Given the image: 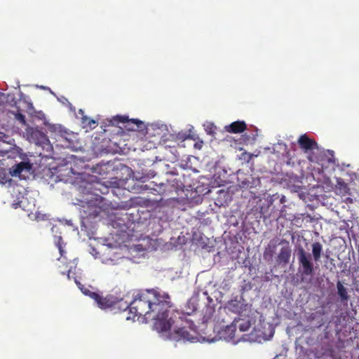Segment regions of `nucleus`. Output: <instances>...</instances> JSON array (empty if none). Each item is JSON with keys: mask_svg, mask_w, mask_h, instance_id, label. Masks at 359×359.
<instances>
[{"mask_svg": "<svg viewBox=\"0 0 359 359\" xmlns=\"http://www.w3.org/2000/svg\"><path fill=\"white\" fill-rule=\"evenodd\" d=\"M124 309H128L131 315L127 316V320L140 316H144L146 320H153L154 328L158 332L170 330L177 316L182 319L169 294L155 290L138 293L130 304L124 303Z\"/></svg>", "mask_w": 359, "mask_h": 359, "instance_id": "nucleus-1", "label": "nucleus"}, {"mask_svg": "<svg viewBox=\"0 0 359 359\" xmlns=\"http://www.w3.org/2000/svg\"><path fill=\"white\" fill-rule=\"evenodd\" d=\"M298 143L300 147L305 151H311V154L309 156V159L311 162H317L318 163L323 165L322 161H323V158L320 156H317L316 154H322L325 153V151L320 149L317 143L313 140L309 138L306 135H302L299 140ZM325 155V154H323Z\"/></svg>", "mask_w": 359, "mask_h": 359, "instance_id": "nucleus-2", "label": "nucleus"}, {"mask_svg": "<svg viewBox=\"0 0 359 359\" xmlns=\"http://www.w3.org/2000/svg\"><path fill=\"white\" fill-rule=\"evenodd\" d=\"M189 324V329L186 327H177L171 333V337L176 341H194L196 339L195 337L196 330L193 327L194 326L192 322H187Z\"/></svg>", "mask_w": 359, "mask_h": 359, "instance_id": "nucleus-3", "label": "nucleus"}, {"mask_svg": "<svg viewBox=\"0 0 359 359\" xmlns=\"http://www.w3.org/2000/svg\"><path fill=\"white\" fill-rule=\"evenodd\" d=\"M62 237L60 236L58 238V241L56 244L57 247L59 250V252L60 253V255H61V257L60 259H58L60 263L61 264L58 266V268L60 269V273L62 275L67 274V278L69 280H70L72 278V276H71L72 270L73 268H76V264L72 261H69V262L66 261V257H65V253L66 252L63 249V247L62 245Z\"/></svg>", "mask_w": 359, "mask_h": 359, "instance_id": "nucleus-4", "label": "nucleus"}, {"mask_svg": "<svg viewBox=\"0 0 359 359\" xmlns=\"http://www.w3.org/2000/svg\"><path fill=\"white\" fill-rule=\"evenodd\" d=\"M230 311L238 313L240 317L245 316L246 314L251 313V305L245 303L242 297H236L228 303Z\"/></svg>", "mask_w": 359, "mask_h": 359, "instance_id": "nucleus-5", "label": "nucleus"}, {"mask_svg": "<svg viewBox=\"0 0 359 359\" xmlns=\"http://www.w3.org/2000/svg\"><path fill=\"white\" fill-rule=\"evenodd\" d=\"M299 271L302 276H311L313 272V266L311 256L307 255L303 249L299 252Z\"/></svg>", "mask_w": 359, "mask_h": 359, "instance_id": "nucleus-6", "label": "nucleus"}, {"mask_svg": "<svg viewBox=\"0 0 359 359\" xmlns=\"http://www.w3.org/2000/svg\"><path fill=\"white\" fill-rule=\"evenodd\" d=\"M92 299L95 301L97 306L102 309L115 307L117 303V297L109 294L106 297H102L98 293H92Z\"/></svg>", "mask_w": 359, "mask_h": 359, "instance_id": "nucleus-7", "label": "nucleus"}, {"mask_svg": "<svg viewBox=\"0 0 359 359\" xmlns=\"http://www.w3.org/2000/svg\"><path fill=\"white\" fill-rule=\"evenodd\" d=\"M113 124L123 123H126V128L128 130L135 131L139 130L142 125V122L138 119H128L127 116H116L113 118Z\"/></svg>", "mask_w": 359, "mask_h": 359, "instance_id": "nucleus-8", "label": "nucleus"}, {"mask_svg": "<svg viewBox=\"0 0 359 359\" xmlns=\"http://www.w3.org/2000/svg\"><path fill=\"white\" fill-rule=\"evenodd\" d=\"M32 169V165L29 162H20L16 164L11 173L13 176H18L20 177L25 178L26 175L30 174Z\"/></svg>", "mask_w": 359, "mask_h": 359, "instance_id": "nucleus-9", "label": "nucleus"}, {"mask_svg": "<svg viewBox=\"0 0 359 359\" xmlns=\"http://www.w3.org/2000/svg\"><path fill=\"white\" fill-rule=\"evenodd\" d=\"M95 196V201L92 199H88L86 198L87 203H89V206L95 207V210L93 212H90L89 215L93 216V217H97L100 215V213L102 211V197L100 196H98L97 193L94 194Z\"/></svg>", "mask_w": 359, "mask_h": 359, "instance_id": "nucleus-10", "label": "nucleus"}, {"mask_svg": "<svg viewBox=\"0 0 359 359\" xmlns=\"http://www.w3.org/2000/svg\"><path fill=\"white\" fill-rule=\"evenodd\" d=\"M277 241H271L266 247L264 253L263 258L264 261L268 263H271L273 261V258L276 252Z\"/></svg>", "mask_w": 359, "mask_h": 359, "instance_id": "nucleus-11", "label": "nucleus"}, {"mask_svg": "<svg viewBox=\"0 0 359 359\" xmlns=\"http://www.w3.org/2000/svg\"><path fill=\"white\" fill-rule=\"evenodd\" d=\"M247 125L243 121H236L225 126V130L230 133H239L245 130Z\"/></svg>", "mask_w": 359, "mask_h": 359, "instance_id": "nucleus-12", "label": "nucleus"}, {"mask_svg": "<svg viewBox=\"0 0 359 359\" xmlns=\"http://www.w3.org/2000/svg\"><path fill=\"white\" fill-rule=\"evenodd\" d=\"M236 326L238 327L240 331L245 332L248 331L252 325V318H250L249 314H246L245 316L240 317L238 320H235Z\"/></svg>", "mask_w": 359, "mask_h": 359, "instance_id": "nucleus-13", "label": "nucleus"}, {"mask_svg": "<svg viewBox=\"0 0 359 359\" xmlns=\"http://www.w3.org/2000/svg\"><path fill=\"white\" fill-rule=\"evenodd\" d=\"M290 257V250L288 245L283 247L277 257V263L278 264H286L288 263Z\"/></svg>", "mask_w": 359, "mask_h": 359, "instance_id": "nucleus-14", "label": "nucleus"}, {"mask_svg": "<svg viewBox=\"0 0 359 359\" xmlns=\"http://www.w3.org/2000/svg\"><path fill=\"white\" fill-rule=\"evenodd\" d=\"M336 191L342 196H346L349 194V189L347 184L340 178L337 180Z\"/></svg>", "mask_w": 359, "mask_h": 359, "instance_id": "nucleus-15", "label": "nucleus"}, {"mask_svg": "<svg viewBox=\"0 0 359 359\" xmlns=\"http://www.w3.org/2000/svg\"><path fill=\"white\" fill-rule=\"evenodd\" d=\"M322 251L323 246L320 243L316 242L312 244V255L316 262H318L320 260Z\"/></svg>", "mask_w": 359, "mask_h": 359, "instance_id": "nucleus-16", "label": "nucleus"}, {"mask_svg": "<svg viewBox=\"0 0 359 359\" xmlns=\"http://www.w3.org/2000/svg\"><path fill=\"white\" fill-rule=\"evenodd\" d=\"M337 293L339 296L340 297L342 302H347L348 300V295L347 292V290L345 288V287L342 285V283L339 281L337 283Z\"/></svg>", "mask_w": 359, "mask_h": 359, "instance_id": "nucleus-17", "label": "nucleus"}, {"mask_svg": "<svg viewBox=\"0 0 359 359\" xmlns=\"http://www.w3.org/2000/svg\"><path fill=\"white\" fill-rule=\"evenodd\" d=\"M73 278L74 279L75 283L76 284L78 287L80 289V290L82 292V293L84 294L85 295L89 296L92 299L91 294L95 293V292H91L90 290V289L88 287H90V286L86 287L84 285L81 284V282L76 277H73Z\"/></svg>", "mask_w": 359, "mask_h": 359, "instance_id": "nucleus-18", "label": "nucleus"}, {"mask_svg": "<svg viewBox=\"0 0 359 359\" xmlns=\"http://www.w3.org/2000/svg\"><path fill=\"white\" fill-rule=\"evenodd\" d=\"M236 327L237 326H236V323L231 324V325L226 326L224 331L225 334H228L227 337L230 340H234V339H235V332H236Z\"/></svg>", "mask_w": 359, "mask_h": 359, "instance_id": "nucleus-19", "label": "nucleus"}, {"mask_svg": "<svg viewBox=\"0 0 359 359\" xmlns=\"http://www.w3.org/2000/svg\"><path fill=\"white\" fill-rule=\"evenodd\" d=\"M81 119L82 123L85 125V126H88L90 128H95L97 126V122L95 120L91 119L86 116H83Z\"/></svg>", "mask_w": 359, "mask_h": 359, "instance_id": "nucleus-20", "label": "nucleus"}, {"mask_svg": "<svg viewBox=\"0 0 359 359\" xmlns=\"http://www.w3.org/2000/svg\"><path fill=\"white\" fill-rule=\"evenodd\" d=\"M15 118L23 126H25L27 124L25 116L23 115L22 113H20V112L16 113L15 114Z\"/></svg>", "mask_w": 359, "mask_h": 359, "instance_id": "nucleus-21", "label": "nucleus"}, {"mask_svg": "<svg viewBox=\"0 0 359 359\" xmlns=\"http://www.w3.org/2000/svg\"><path fill=\"white\" fill-rule=\"evenodd\" d=\"M31 130V134H32V136L34 137H37L38 135H40L43 138H45V135H43V133H41L39 130H34L33 128H30L29 130H27V133H29V131Z\"/></svg>", "mask_w": 359, "mask_h": 359, "instance_id": "nucleus-22", "label": "nucleus"}, {"mask_svg": "<svg viewBox=\"0 0 359 359\" xmlns=\"http://www.w3.org/2000/svg\"><path fill=\"white\" fill-rule=\"evenodd\" d=\"M126 302H123V299H117V303L114 308H118L122 309L123 311H126L127 309H124V303Z\"/></svg>", "mask_w": 359, "mask_h": 359, "instance_id": "nucleus-23", "label": "nucleus"}, {"mask_svg": "<svg viewBox=\"0 0 359 359\" xmlns=\"http://www.w3.org/2000/svg\"><path fill=\"white\" fill-rule=\"evenodd\" d=\"M90 187L89 188L90 189H93L94 191H97V190H100V187L102 186V184L99 182H97V183H95V184H90Z\"/></svg>", "mask_w": 359, "mask_h": 359, "instance_id": "nucleus-24", "label": "nucleus"}, {"mask_svg": "<svg viewBox=\"0 0 359 359\" xmlns=\"http://www.w3.org/2000/svg\"><path fill=\"white\" fill-rule=\"evenodd\" d=\"M344 201L346 203H353V199L350 197H346L344 199Z\"/></svg>", "mask_w": 359, "mask_h": 359, "instance_id": "nucleus-25", "label": "nucleus"}, {"mask_svg": "<svg viewBox=\"0 0 359 359\" xmlns=\"http://www.w3.org/2000/svg\"><path fill=\"white\" fill-rule=\"evenodd\" d=\"M273 359H285V358H283V355H276Z\"/></svg>", "mask_w": 359, "mask_h": 359, "instance_id": "nucleus-26", "label": "nucleus"}, {"mask_svg": "<svg viewBox=\"0 0 359 359\" xmlns=\"http://www.w3.org/2000/svg\"><path fill=\"white\" fill-rule=\"evenodd\" d=\"M327 161L330 163H334V159L332 158H328Z\"/></svg>", "mask_w": 359, "mask_h": 359, "instance_id": "nucleus-27", "label": "nucleus"}, {"mask_svg": "<svg viewBox=\"0 0 359 359\" xmlns=\"http://www.w3.org/2000/svg\"><path fill=\"white\" fill-rule=\"evenodd\" d=\"M245 154H247V155L249 156V159H250V158H251V157H252V154H247V153H245Z\"/></svg>", "mask_w": 359, "mask_h": 359, "instance_id": "nucleus-28", "label": "nucleus"}, {"mask_svg": "<svg viewBox=\"0 0 359 359\" xmlns=\"http://www.w3.org/2000/svg\"><path fill=\"white\" fill-rule=\"evenodd\" d=\"M79 112L81 113L82 114H83V111H82V109H80Z\"/></svg>", "mask_w": 359, "mask_h": 359, "instance_id": "nucleus-29", "label": "nucleus"}]
</instances>
